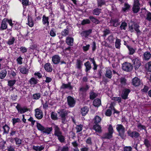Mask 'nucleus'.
I'll return each instance as SVG.
<instances>
[{"label":"nucleus","mask_w":151,"mask_h":151,"mask_svg":"<svg viewBox=\"0 0 151 151\" xmlns=\"http://www.w3.org/2000/svg\"><path fill=\"white\" fill-rule=\"evenodd\" d=\"M37 127L38 129L40 131H43L45 129V128L40 124L37 123Z\"/></svg>","instance_id":"nucleus-41"},{"label":"nucleus","mask_w":151,"mask_h":151,"mask_svg":"<svg viewBox=\"0 0 151 151\" xmlns=\"http://www.w3.org/2000/svg\"><path fill=\"white\" fill-rule=\"evenodd\" d=\"M132 62L135 69H138L141 65L140 60L137 58L133 59Z\"/></svg>","instance_id":"nucleus-5"},{"label":"nucleus","mask_w":151,"mask_h":151,"mask_svg":"<svg viewBox=\"0 0 151 151\" xmlns=\"http://www.w3.org/2000/svg\"><path fill=\"white\" fill-rule=\"evenodd\" d=\"M93 127L94 129L96 132L99 133L101 132L102 130L101 127L100 125H98L97 124H96L94 125Z\"/></svg>","instance_id":"nucleus-23"},{"label":"nucleus","mask_w":151,"mask_h":151,"mask_svg":"<svg viewBox=\"0 0 151 151\" xmlns=\"http://www.w3.org/2000/svg\"><path fill=\"white\" fill-rule=\"evenodd\" d=\"M139 25H138L137 24H136L134 25V29L138 35H139L140 34V31L139 29Z\"/></svg>","instance_id":"nucleus-43"},{"label":"nucleus","mask_w":151,"mask_h":151,"mask_svg":"<svg viewBox=\"0 0 151 151\" xmlns=\"http://www.w3.org/2000/svg\"><path fill=\"white\" fill-rule=\"evenodd\" d=\"M54 128L55 131L54 134L57 137L58 140L61 143L64 142L65 140V137L63 135L60 129L58 126L56 125H54Z\"/></svg>","instance_id":"nucleus-1"},{"label":"nucleus","mask_w":151,"mask_h":151,"mask_svg":"<svg viewBox=\"0 0 151 151\" xmlns=\"http://www.w3.org/2000/svg\"><path fill=\"white\" fill-rule=\"evenodd\" d=\"M122 68L123 70L127 71H129L132 69V66L131 64L129 63L125 62L122 65Z\"/></svg>","instance_id":"nucleus-4"},{"label":"nucleus","mask_w":151,"mask_h":151,"mask_svg":"<svg viewBox=\"0 0 151 151\" xmlns=\"http://www.w3.org/2000/svg\"><path fill=\"white\" fill-rule=\"evenodd\" d=\"M116 129L119 132V135L123 137L125 132L124 127L121 124H117L116 125Z\"/></svg>","instance_id":"nucleus-3"},{"label":"nucleus","mask_w":151,"mask_h":151,"mask_svg":"<svg viewBox=\"0 0 151 151\" xmlns=\"http://www.w3.org/2000/svg\"><path fill=\"white\" fill-rule=\"evenodd\" d=\"M111 23L113 26L116 27L119 24V20L117 19H115L111 20Z\"/></svg>","instance_id":"nucleus-29"},{"label":"nucleus","mask_w":151,"mask_h":151,"mask_svg":"<svg viewBox=\"0 0 151 151\" xmlns=\"http://www.w3.org/2000/svg\"><path fill=\"white\" fill-rule=\"evenodd\" d=\"M23 58L19 56L17 59V61L18 64L21 65L22 63Z\"/></svg>","instance_id":"nucleus-54"},{"label":"nucleus","mask_w":151,"mask_h":151,"mask_svg":"<svg viewBox=\"0 0 151 151\" xmlns=\"http://www.w3.org/2000/svg\"><path fill=\"white\" fill-rule=\"evenodd\" d=\"M129 6L128 4H125L124 7L122 9L125 12L129 9Z\"/></svg>","instance_id":"nucleus-59"},{"label":"nucleus","mask_w":151,"mask_h":151,"mask_svg":"<svg viewBox=\"0 0 151 151\" xmlns=\"http://www.w3.org/2000/svg\"><path fill=\"white\" fill-rule=\"evenodd\" d=\"M137 124L138 128L140 130L145 129V127L142 125L139 122L137 123Z\"/></svg>","instance_id":"nucleus-53"},{"label":"nucleus","mask_w":151,"mask_h":151,"mask_svg":"<svg viewBox=\"0 0 151 151\" xmlns=\"http://www.w3.org/2000/svg\"><path fill=\"white\" fill-rule=\"evenodd\" d=\"M146 68L149 71H151V61L149 62L146 65Z\"/></svg>","instance_id":"nucleus-48"},{"label":"nucleus","mask_w":151,"mask_h":151,"mask_svg":"<svg viewBox=\"0 0 151 151\" xmlns=\"http://www.w3.org/2000/svg\"><path fill=\"white\" fill-rule=\"evenodd\" d=\"M51 117L53 120H56L57 119L56 113L53 112H52Z\"/></svg>","instance_id":"nucleus-49"},{"label":"nucleus","mask_w":151,"mask_h":151,"mask_svg":"<svg viewBox=\"0 0 151 151\" xmlns=\"http://www.w3.org/2000/svg\"><path fill=\"white\" fill-rule=\"evenodd\" d=\"M101 120V119L100 117L98 116H96L94 119V122L96 124L100 122Z\"/></svg>","instance_id":"nucleus-39"},{"label":"nucleus","mask_w":151,"mask_h":151,"mask_svg":"<svg viewBox=\"0 0 151 151\" xmlns=\"http://www.w3.org/2000/svg\"><path fill=\"white\" fill-rule=\"evenodd\" d=\"M130 90L128 89L125 88L123 90L121 96L124 99H127L128 94L130 92Z\"/></svg>","instance_id":"nucleus-9"},{"label":"nucleus","mask_w":151,"mask_h":151,"mask_svg":"<svg viewBox=\"0 0 151 151\" xmlns=\"http://www.w3.org/2000/svg\"><path fill=\"white\" fill-rule=\"evenodd\" d=\"M89 88V87L87 85L86 87H82L80 89V91L82 92H86Z\"/></svg>","instance_id":"nucleus-56"},{"label":"nucleus","mask_w":151,"mask_h":151,"mask_svg":"<svg viewBox=\"0 0 151 151\" xmlns=\"http://www.w3.org/2000/svg\"><path fill=\"white\" fill-rule=\"evenodd\" d=\"M132 9L134 12L137 13L139 11L140 8L139 6L133 5Z\"/></svg>","instance_id":"nucleus-38"},{"label":"nucleus","mask_w":151,"mask_h":151,"mask_svg":"<svg viewBox=\"0 0 151 151\" xmlns=\"http://www.w3.org/2000/svg\"><path fill=\"white\" fill-rule=\"evenodd\" d=\"M66 42L68 45L72 46L73 44V39L70 37H68L66 38Z\"/></svg>","instance_id":"nucleus-20"},{"label":"nucleus","mask_w":151,"mask_h":151,"mask_svg":"<svg viewBox=\"0 0 151 151\" xmlns=\"http://www.w3.org/2000/svg\"><path fill=\"white\" fill-rule=\"evenodd\" d=\"M112 134H111L109 132V133L105 134L104 136V138H105L110 139L112 137Z\"/></svg>","instance_id":"nucleus-57"},{"label":"nucleus","mask_w":151,"mask_h":151,"mask_svg":"<svg viewBox=\"0 0 151 151\" xmlns=\"http://www.w3.org/2000/svg\"><path fill=\"white\" fill-rule=\"evenodd\" d=\"M16 108L18 110V112L21 114H23L25 112L28 111L29 109H27L26 107H21L20 105L18 104L16 107Z\"/></svg>","instance_id":"nucleus-7"},{"label":"nucleus","mask_w":151,"mask_h":151,"mask_svg":"<svg viewBox=\"0 0 151 151\" xmlns=\"http://www.w3.org/2000/svg\"><path fill=\"white\" fill-rule=\"evenodd\" d=\"M112 100L117 101L118 102H120L121 101V98L120 97H113Z\"/></svg>","instance_id":"nucleus-62"},{"label":"nucleus","mask_w":151,"mask_h":151,"mask_svg":"<svg viewBox=\"0 0 151 151\" xmlns=\"http://www.w3.org/2000/svg\"><path fill=\"white\" fill-rule=\"evenodd\" d=\"M67 101L68 104L70 107H73L74 106L76 101L73 97L70 96H68Z\"/></svg>","instance_id":"nucleus-6"},{"label":"nucleus","mask_w":151,"mask_h":151,"mask_svg":"<svg viewBox=\"0 0 151 151\" xmlns=\"http://www.w3.org/2000/svg\"><path fill=\"white\" fill-rule=\"evenodd\" d=\"M14 140L15 141L16 145H20L22 144V140L21 139L16 137L14 139Z\"/></svg>","instance_id":"nucleus-40"},{"label":"nucleus","mask_w":151,"mask_h":151,"mask_svg":"<svg viewBox=\"0 0 151 151\" xmlns=\"http://www.w3.org/2000/svg\"><path fill=\"white\" fill-rule=\"evenodd\" d=\"M89 47L90 45H87L86 46H83L82 47V48L84 52H86L89 50Z\"/></svg>","instance_id":"nucleus-58"},{"label":"nucleus","mask_w":151,"mask_h":151,"mask_svg":"<svg viewBox=\"0 0 151 151\" xmlns=\"http://www.w3.org/2000/svg\"><path fill=\"white\" fill-rule=\"evenodd\" d=\"M127 27V23L124 22H122V23L121 26L120 27V28L121 30H122V29L125 30Z\"/></svg>","instance_id":"nucleus-44"},{"label":"nucleus","mask_w":151,"mask_h":151,"mask_svg":"<svg viewBox=\"0 0 151 151\" xmlns=\"http://www.w3.org/2000/svg\"><path fill=\"white\" fill-rule=\"evenodd\" d=\"M28 24L30 27H32L34 25V23L32 20L31 17H28Z\"/></svg>","instance_id":"nucleus-42"},{"label":"nucleus","mask_w":151,"mask_h":151,"mask_svg":"<svg viewBox=\"0 0 151 151\" xmlns=\"http://www.w3.org/2000/svg\"><path fill=\"white\" fill-rule=\"evenodd\" d=\"M16 81L15 80H10L8 81V86L12 87L15 83Z\"/></svg>","instance_id":"nucleus-46"},{"label":"nucleus","mask_w":151,"mask_h":151,"mask_svg":"<svg viewBox=\"0 0 151 151\" xmlns=\"http://www.w3.org/2000/svg\"><path fill=\"white\" fill-rule=\"evenodd\" d=\"M98 3L99 6H101L104 4V2L103 0H98Z\"/></svg>","instance_id":"nucleus-64"},{"label":"nucleus","mask_w":151,"mask_h":151,"mask_svg":"<svg viewBox=\"0 0 151 151\" xmlns=\"http://www.w3.org/2000/svg\"><path fill=\"white\" fill-rule=\"evenodd\" d=\"M90 23V21L88 19L83 20L81 22V24L82 25H84L86 24H88Z\"/></svg>","instance_id":"nucleus-51"},{"label":"nucleus","mask_w":151,"mask_h":151,"mask_svg":"<svg viewBox=\"0 0 151 151\" xmlns=\"http://www.w3.org/2000/svg\"><path fill=\"white\" fill-rule=\"evenodd\" d=\"M83 125L81 124L77 125L76 127V132H81L82 129Z\"/></svg>","instance_id":"nucleus-45"},{"label":"nucleus","mask_w":151,"mask_h":151,"mask_svg":"<svg viewBox=\"0 0 151 151\" xmlns=\"http://www.w3.org/2000/svg\"><path fill=\"white\" fill-rule=\"evenodd\" d=\"M97 96V95L93 92H91L90 94V98L91 99H93L95 98Z\"/></svg>","instance_id":"nucleus-63"},{"label":"nucleus","mask_w":151,"mask_h":151,"mask_svg":"<svg viewBox=\"0 0 151 151\" xmlns=\"http://www.w3.org/2000/svg\"><path fill=\"white\" fill-rule=\"evenodd\" d=\"M48 17L45 16V15L43 16L42 22L43 24L46 26H48L49 24L48 21Z\"/></svg>","instance_id":"nucleus-18"},{"label":"nucleus","mask_w":151,"mask_h":151,"mask_svg":"<svg viewBox=\"0 0 151 151\" xmlns=\"http://www.w3.org/2000/svg\"><path fill=\"white\" fill-rule=\"evenodd\" d=\"M140 80L137 77H135L132 79V84L135 86H138L140 85Z\"/></svg>","instance_id":"nucleus-11"},{"label":"nucleus","mask_w":151,"mask_h":151,"mask_svg":"<svg viewBox=\"0 0 151 151\" xmlns=\"http://www.w3.org/2000/svg\"><path fill=\"white\" fill-rule=\"evenodd\" d=\"M44 68L47 72H51L52 70V66L50 63H46L44 65Z\"/></svg>","instance_id":"nucleus-17"},{"label":"nucleus","mask_w":151,"mask_h":151,"mask_svg":"<svg viewBox=\"0 0 151 151\" xmlns=\"http://www.w3.org/2000/svg\"><path fill=\"white\" fill-rule=\"evenodd\" d=\"M35 116L38 119H41L43 116L42 111L39 108H37L35 110Z\"/></svg>","instance_id":"nucleus-8"},{"label":"nucleus","mask_w":151,"mask_h":151,"mask_svg":"<svg viewBox=\"0 0 151 151\" xmlns=\"http://www.w3.org/2000/svg\"><path fill=\"white\" fill-rule=\"evenodd\" d=\"M7 19H4L2 21L1 27L0 29L2 30H4L6 29L7 28V24L6 22Z\"/></svg>","instance_id":"nucleus-14"},{"label":"nucleus","mask_w":151,"mask_h":151,"mask_svg":"<svg viewBox=\"0 0 151 151\" xmlns=\"http://www.w3.org/2000/svg\"><path fill=\"white\" fill-rule=\"evenodd\" d=\"M82 65V62L80 60H78L76 63L77 68L79 69H81Z\"/></svg>","instance_id":"nucleus-50"},{"label":"nucleus","mask_w":151,"mask_h":151,"mask_svg":"<svg viewBox=\"0 0 151 151\" xmlns=\"http://www.w3.org/2000/svg\"><path fill=\"white\" fill-rule=\"evenodd\" d=\"M89 18L93 23H95L96 24H98L99 22V21L98 20L95 19L93 17L90 16L89 17Z\"/></svg>","instance_id":"nucleus-37"},{"label":"nucleus","mask_w":151,"mask_h":151,"mask_svg":"<svg viewBox=\"0 0 151 151\" xmlns=\"http://www.w3.org/2000/svg\"><path fill=\"white\" fill-rule=\"evenodd\" d=\"M127 47L128 49V50L129 51V54L132 55L134 53L136 50V49H134L131 46L128 45L127 46Z\"/></svg>","instance_id":"nucleus-31"},{"label":"nucleus","mask_w":151,"mask_h":151,"mask_svg":"<svg viewBox=\"0 0 151 151\" xmlns=\"http://www.w3.org/2000/svg\"><path fill=\"white\" fill-rule=\"evenodd\" d=\"M93 104L94 106L98 107L101 104V101L99 99H96L94 100Z\"/></svg>","instance_id":"nucleus-25"},{"label":"nucleus","mask_w":151,"mask_h":151,"mask_svg":"<svg viewBox=\"0 0 151 151\" xmlns=\"http://www.w3.org/2000/svg\"><path fill=\"white\" fill-rule=\"evenodd\" d=\"M38 82V80L34 77L32 78L28 82L32 86L34 87Z\"/></svg>","instance_id":"nucleus-13"},{"label":"nucleus","mask_w":151,"mask_h":151,"mask_svg":"<svg viewBox=\"0 0 151 151\" xmlns=\"http://www.w3.org/2000/svg\"><path fill=\"white\" fill-rule=\"evenodd\" d=\"M61 88H68L70 89H72L73 88V87L71 86L70 83H68L67 84H63Z\"/></svg>","instance_id":"nucleus-34"},{"label":"nucleus","mask_w":151,"mask_h":151,"mask_svg":"<svg viewBox=\"0 0 151 151\" xmlns=\"http://www.w3.org/2000/svg\"><path fill=\"white\" fill-rule=\"evenodd\" d=\"M100 13V10L98 9H96L93 10V14L96 15H98Z\"/></svg>","instance_id":"nucleus-52"},{"label":"nucleus","mask_w":151,"mask_h":151,"mask_svg":"<svg viewBox=\"0 0 151 151\" xmlns=\"http://www.w3.org/2000/svg\"><path fill=\"white\" fill-rule=\"evenodd\" d=\"M69 33V31L67 29H65L61 32V35L63 36H65Z\"/></svg>","instance_id":"nucleus-47"},{"label":"nucleus","mask_w":151,"mask_h":151,"mask_svg":"<svg viewBox=\"0 0 151 151\" xmlns=\"http://www.w3.org/2000/svg\"><path fill=\"white\" fill-rule=\"evenodd\" d=\"M41 95L40 93H35L33 95L32 98L34 99H39L41 97Z\"/></svg>","instance_id":"nucleus-35"},{"label":"nucleus","mask_w":151,"mask_h":151,"mask_svg":"<svg viewBox=\"0 0 151 151\" xmlns=\"http://www.w3.org/2000/svg\"><path fill=\"white\" fill-rule=\"evenodd\" d=\"M151 57V54L148 51L146 52L143 54V59L148 60Z\"/></svg>","instance_id":"nucleus-15"},{"label":"nucleus","mask_w":151,"mask_h":151,"mask_svg":"<svg viewBox=\"0 0 151 151\" xmlns=\"http://www.w3.org/2000/svg\"><path fill=\"white\" fill-rule=\"evenodd\" d=\"M7 74V71L6 70H3L0 72V78L4 79Z\"/></svg>","instance_id":"nucleus-24"},{"label":"nucleus","mask_w":151,"mask_h":151,"mask_svg":"<svg viewBox=\"0 0 151 151\" xmlns=\"http://www.w3.org/2000/svg\"><path fill=\"white\" fill-rule=\"evenodd\" d=\"M89 111L88 108L87 107H84L81 109V113L82 116H85Z\"/></svg>","instance_id":"nucleus-22"},{"label":"nucleus","mask_w":151,"mask_h":151,"mask_svg":"<svg viewBox=\"0 0 151 151\" xmlns=\"http://www.w3.org/2000/svg\"><path fill=\"white\" fill-rule=\"evenodd\" d=\"M52 127H47L43 131V132L48 134L50 133V132L52 131Z\"/></svg>","instance_id":"nucleus-36"},{"label":"nucleus","mask_w":151,"mask_h":151,"mask_svg":"<svg viewBox=\"0 0 151 151\" xmlns=\"http://www.w3.org/2000/svg\"><path fill=\"white\" fill-rule=\"evenodd\" d=\"M108 39L110 43H112L114 42L115 38L112 35H110L108 37Z\"/></svg>","instance_id":"nucleus-55"},{"label":"nucleus","mask_w":151,"mask_h":151,"mask_svg":"<svg viewBox=\"0 0 151 151\" xmlns=\"http://www.w3.org/2000/svg\"><path fill=\"white\" fill-rule=\"evenodd\" d=\"M60 60V57L57 55L53 56L52 58V61L55 64H57L59 63Z\"/></svg>","instance_id":"nucleus-12"},{"label":"nucleus","mask_w":151,"mask_h":151,"mask_svg":"<svg viewBox=\"0 0 151 151\" xmlns=\"http://www.w3.org/2000/svg\"><path fill=\"white\" fill-rule=\"evenodd\" d=\"M127 133L129 136L130 137H133L137 138L139 136V134L136 131L132 132L131 130H129L127 132Z\"/></svg>","instance_id":"nucleus-10"},{"label":"nucleus","mask_w":151,"mask_h":151,"mask_svg":"<svg viewBox=\"0 0 151 151\" xmlns=\"http://www.w3.org/2000/svg\"><path fill=\"white\" fill-rule=\"evenodd\" d=\"M15 40V39L14 37H11L7 41V43L9 45H12L14 43Z\"/></svg>","instance_id":"nucleus-33"},{"label":"nucleus","mask_w":151,"mask_h":151,"mask_svg":"<svg viewBox=\"0 0 151 151\" xmlns=\"http://www.w3.org/2000/svg\"><path fill=\"white\" fill-rule=\"evenodd\" d=\"M45 147V146L43 145L37 146H33V149L34 150L36 151H41L43 150Z\"/></svg>","instance_id":"nucleus-21"},{"label":"nucleus","mask_w":151,"mask_h":151,"mask_svg":"<svg viewBox=\"0 0 151 151\" xmlns=\"http://www.w3.org/2000/svg\"><path fill=\"white\" fill-rule=\"evenodd\" d=\"M58 113L61 117L62 122L63 123H66L65 116L67 115V111L65 109H61L58 111Z\"/></svg>","instance_id":"nucleus-2"},{"label":"nucleus","mask_w":151,"mask_h":151,"mask_svg":"<svg viewBox=\"0 0 151 151\" xmlns=\"http://www.w3.org/2000/svg\"><path fill=\"white\" fill-rule=\"evenodd\" d=\"M50 35L52 37H54L56 35L54 29H51L50 32Z\"/></svg>","instance_id":"nucleus-61"},{"label":"nucleus","mask_w":151,"mask_h":151,"mask_svg":"<svg viewBox=\"0 0 151 151\" xmlns=\"http://www.w3.org/2000/svg\"><path fill=\"white\" fill-rule=\"evenodd\" d=\"M91 30L89 29L87 31L83 32H82L81 34L82 36H84L85 37H86L91 33Z\"/></svg>","instance_id":"nucleus-30"},{"label":"nucleus","mask_w":151,"mask_h":151,"mask_svg":"<svg viewBox=\"0 0 151 151\" xmlns=\"http://www.w3.org/2000/svg\"><path fill=\"white\" fill-rule=\"evenodd\" d=\"M19 71L23 74H27L28 72V69L26 66H21L19 68Z\"/></svg>","instance_id":"nucleus-16"},{"label":"nucleus","mask_w":151,"mask_h":151,"mask_svg":"<svg viewBox=\"0 0 151 151\" xmlns=\"http://www.w3.org/2000/svg\"><path fill=\"white\" fill-rule=\"evenodd\" d=\"M121 40L118 39H116L115 42V46L116 47L117 49H119L120 48Z\"/></svg>","instance_id":"nucleus-32"},{"label":"nucleus","mask_w":151,"mask_h":151,"mask_svg":"<svg viewBox=\"0 0 151 151\" xmlns=\"http://www.w3.org/2000/svg\"><path fill=\"white\" fill-rule=\"evenodd\" d=\"M144 143L145 146L147 147H149L150 145L149 141L147 139H145V140L144 141Z\"/></svg>","instance_id":"nucleus-60"},{"label":"nucleus","mask_w":151,"mask_h":151,"mask_svg":"<svg viewBox=\"0 0 151 151\" xmlns=\"http://www.w3.org/2000/svg\"><path fill=\"white\" fill-rule=\"evenodd\" d=\"M119 81L120 82V85L122 86H125L126 84V79L124 78H121L119 79Z\"/></svg>","instance_id":"nucleus-28"},{"label":"nucleus","mask_w":151,"mask_h":151,"mask_svg":"<svg viewBox=\"0 0 151 151\" xmlns=\"http://www.w3.org/2000/svg\"><path fill=\"white\" fill-rule=\"evenodd\" d=\"M111 71L108 68L106 70V76L109 78H111L112 77Z\"/></svg>","instance_id":"nucleus-27"},{"label":"nucleus","mask_w":151,"mask_h":151,"mask_svg":"<svg viewBox=\"0 0 151 151\" xmlns=\"http://www.w3.org/2000/svg\"><path fill=\"white\" fill-rule=\"evenodd\" d=\"M84 65L86 67V71L87 72L91 68V66L89 61H87L84 63Z\"/></svg>","instance_id":"nucleus-26"},{"label":"nucleus","mask_w":151,"mask_h":151,"mask_svg":"<svg viewBox=\"0 0 151 151\" xmlns=\"http://www.w3.org/2000/svg\"><path fill=\"white\" fill-rule=\"evenodd\" d=\"M2 128L3 131V134H6L9 133L10 128L7 124H5L3 126Z\"/></svg>","instance_id":"nucleus-19"}]
</instances>
